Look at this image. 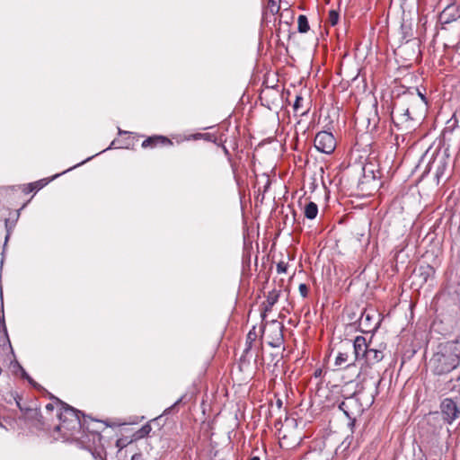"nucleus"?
I'll list each match as a JSON object with an SVG mask.
<instances>
[{
	"label": "nucleus",
	"instance_id": "obj_35",
	"mask_svg": "<svg viewBox=\"0 0 460 460\" xmlns=\"http://www.w3.org/2000/svg\"><path fill=\"white\" fill-rule=\"evenodd\" d=\"M298 290H299V293L300 295L303 296V297H306L307 295H308V287L306 284L305 283H301L298 287Z\"/></svg>",
	"mask_w": 460,
	"mask_h": 460
},
{
	"label": "nucleus",
	"instance_id": "obj_38",
	"mask_svg": "<svg viewBox=\"0 0 460 460\" xmlns=\"http://www.w3.org/2000/svg\"><path fill=\"white\" fill-rule=\"evenodd\" d=\"M28 382L30 383V385L31 386H33L34 388L40 390L41 389L42 387L40 386V385H39L38 383H36L31 377L28 380Z\"/></svg>",
	"mask_w": 460,
	"mask_h": 460
},
{
	"label": "nucleus",
	"instance_id": "obj_8",
	"mask_svg": "<svg viewBox=\"0 0 460 460\" xmlns=\"http://www.w3.org/2000/svg\"><path fill=\"white\" fill-rule=\"evenodd\" d=\"M314 147L321 153L330 155L336 147V140L334 136L328 131H320L314 137Z\"/></svg>",
	"mask_w": 460,
	"mask_h": 460
},
{
	"label": "nucleus",
	"instance_id": "obj_4",
	"mask_svg": "<svg viewBox=\"0 0 460 460\" xmlns=\"http://www.w3.org/2000/svg\"><path fill=\"white\" fill-rule=\"evenodd\" d=\"M101 429H92L90 423H87V425L83 429V432L77 436V438L75 441L78 442L82 447L92 452L95 457L93 451H96L97 447L101 445Z\"/></svg>",
	"mask_w": 460,
	"mask_h": 460
},
{
	"label": "nucleus",
	"instance_id": "obj_15",
	"mask_svg": "<svg viewBox=\"0 0 460 460\" xmlns=\"http://www.w3.org/2000/svg\"><path fill=\"white\" fill-rule=\"evenodd\" d=\"M172 145V142L164 136H153L149 137L142 142V147H155L156 146Z\"/></svg>",
	"mask_w": 460,
	"mask_h": 460
},
{
	"label": "nucleus",
	"instance_id": "obj_47",
	"mask_svg": "<svg viewBox=\"0 0 460 460\" xmlns=\"http://www.w3.org/2000/svg\"><path fill=\"white\" fill-rule=\"evenodd\" d=\"M126 133H127L126 131H123V130H121L120 128H119V135L126 134Z\"/></svg>",
	"mask_w": 460,
	"mask_h": 460
},
{
	"label": "nucleus",
	"instance_id": "obj_21",
	"mask_svg": "<svg viewBox=\"0 0 460 460\" xmlns=\"http://www.w3.org/2000/svg\"><path fill=\"white\" fill-rule=\"evenodd\" d=\"M10 397L11 398L7 401V402L11 403L12 401H13L21 411H27L30 410L29 408L22 405V397L17 393H11Z\"/></svg>",
	"mask_w": 460,
	"mask_h": 460
},
{
	"label": "nucleus",
	"instance_id": "obj_16",
	"mask_svg": "<svg viewBox=\"0 0 460 460\" xmlns=\"http://www.w3.org/2000/svg\"><path fill=\"white\" fill-rule=\"evenodd\" d=\"M257 337L258 335L256 332V327L252 326V328L247 333L245 349H243V354L241 357V360H244L246 358V357L248 356L249 352L252 348V344L256 341Z\"/></svg>",
	"mask_w": 460,
	"mask_h": 460
},
{
	"label": "nucleus",
	"instance_id": "obj_36",
	"mask_svg": "<svg viewBox=\"0 0 460 460\" xmlns=\"http://www.w3.org/2000/svg\"><path fill=\"white\" fill-rule=\"evenodd\" d=\"M35 190V187H34V184L33 182L31 183H29L27 185H24V188L22 190V191L26 194L30 193V192H32Z\"/></svg>",
	"mask_w": 460,
	"mask_h": 460
},
{
	"label": "nucleus",
	"instance_id": "obj_1",
	"mask_svg": "<svg viewBox=\"0 0 460 460\" xmlns=\"http://www.w3.org/2000/svg\"><path fill=\"white\" fill-rule=\"evenodd\" d=\"M52 398L59 407L58 412L59 424L55 429L60 432L66 439L75 440L87 425L86 415L58 398L54 396Z\"/></svg>",
	"mask_w": 460,
	"mask_h": 460
},
{
	"label": "nucleus",
	"instance_id": "obj_7",
	"mask_svg": "<svg viewBox=\"0 0 460 460\" xmlns=\"http://www.w3.org/2000/svg\"><path fill=\"white\" fill-rule=\"evenodd\" d=\"M443 420L452 424L460 416V404L453 398H445L440 403Z\"/></svg>",
	"mask_w": 460,
	"mask_h": 460
},
{
	"label": "nucleus",
	"instance_id": "obj_9",
	"mask_svg": "<svg viewBox=\"0 0 460 460\" xmlns=\"http://www.w3.org/2000/svg\"><path fill=\"white\" fill-rule=\"evenodd\" d=\"M345 345H347L349 350L351 347L353 348L356 361L364 359L369 348V344L367 343L366 338L363 336H357L352 344L350 341H347Z\"/></svg>",
	"mask_w": 460,
	"mask_h": 460
},
{
	"label": "nucleus",
	"instance_id": "obj_43",
	"mask_svg": "<svg viewBox=\"0 0 460 460\" xmlns=\"http://www.w3.org/2000/svg\"><path fill=\"white\" fill-rule=\"evenodd\" d=\"M276 405H277L278 409H280L283 405L282 401L280 399H278L276 402Z\"/></svg>",
	"mask_w": 460,
	"mask_h": 460
},
{
	"label": "nucleus",
	"instance_id": "obj_27",
	"mask_svg": "<svg viewBox=\"0 0 460 460\" xmlns=\"http://www.w3.org/2000/svg\"><path fill=\"white\" fill-rule=\"evenodd\" d=\"M13 372L16 373V371H20L21 376L23 379H26L27 381L31 378V376L28 375V373L24 370V368L16 361L13 365Z\"/></svg>",
	"mask_w": 460,
	"mask_h": 460
},
{
	"label": "nucleus",
	"instance_id": "obj_46",
	"mask_svg": "<svg viewBox=\"0 0 460 460\" xmlns=\"http://www.w3.org/2000/svg\"><path fill=\"white\" fill-rule=\"evenodd\" d=\"M249 460H261L258 456H251Z\"/></svg>",
	"mask_w": 460,
	"mask_h": 460
},
{
	"label": "nucleus",
	"instance_id": "obj_6",
	"mask_svg": "<svg viewBox=\"0 0 460 460\" xmlns=\"http://www.w3.org/2000/svg\"><path fill=\"white\" fill-rule=\"evenodd\" d=\"M398 113L395 116L392 117L393 122L398 129H402L405 132H410L414 129L415 121L411 117V111H410V107H397Z\"/></svg>",
	"mask_w": 460,
	"mask_h": 460
},
{
	"label": "nucleus",
	"instance_id": "obj_33",
	"mask_svg": "<svg viewBox=\"0 0 460 460\" xmlns=\"http://www.w3.org/2000/svg\"><path fill=\"white\" fill-rule=\"evenodd\" d=\"M287 270H288V264L285 263L284 261H279L278 264H277V272L279 274H284L287 272Z\"/></svg>",
	"mask_w": 460,
	"mask_h": 460
},
{
	"label": "nucleus",
	"instance_id": "obj_22",
	"mask_svg": "<svg viewBox=\"0 0 460 460\" xmlns=\"http://www.w3.org/2000/svg\"><path fill=\"white\" fill-rule=\"evenodd\" d=\"M401 33H402V39L405 42H408L412 36L411 33V27L409 24L402 23L401 25Z\"/></svg>",
	"mask_w": 460,
	"mask_h": 460
},
{
	"label": "nucleus",
	"instance_id": "obj_17",
	"mask_svg": "<svg viewBox=\"0 0 460 460\" xmlns=\"http://www.w3.org/2000/svg\"><path fill=\"white\" fill-rule=\"evenodd\" d=\"M318 214V206L313 202L310 201L307 203L305 207V217L307 219H314L317 217Z\"/></svg>",
	"mask_w": 460,
	"mask_h": 460
},
{
	"label": "nucleus",
	"instance_id": "obj_2",
	"mask_svg": "<svg viewBox=\"0 0 460 460\" xmlns=\"http://www.w3.org/2000/svg\"><path fill=\"white\" fill-rule=\"evenodd\" d=\"M460 363V340L440 343L429 360L431 371L442 376L456 369Z\"/></svg>",
	"mask_w": 460,
	"mask_h": 460
},
{
	"label": "nucleus",
	"instance_id": "obj_31",
	"mask_svg": "<svg viewBox=\"0 0 460 460\" xmlns=\"http://www.w3.org/2000/svg\"><path fill=\"white\" fill-rule=\"evenodd\" d=\"M185 395H182L181 397H180L172 405H171L170 407L166 408L164 411V415H169L172 412V411L176 408V406H178L180 403L182 402L183 399H184Z\"/></svg>",
	"mask_w": 460,
	"mask_h": 460
},
{
	"label": "nucleus",
	"instance_id": "obj_42",
	"mask_svg": "<svg viewBox=\"0 0 460 460\" xmlns=\"http://www.w3.org/2000/svg\"><path fill=\"white\" fill-rule=\"evenodd\" d=\"M270 4L271 9L275 6L277 8V11L279 9V6L277 4V2L275 0H270Z\"/></svg>",
	"mask_w": 460,
	"mask_h": 460
},
{
	"label": "nucleus",
	"instance_id": "obj_13",
	"mask_svg": "<svg viewBox=\"0 0 460 460\" xmlns=\"http://www.w3.org/2000/svg\"><path fill=\"white\" fill-rule=\"evenodd\" d=\"M435 274V269L429 264L420 265L415 270V278L419 279L420 285L422 286L428 282Z\"/></svg>",
	"mask_w": 460,
	"mask_h": 460
},
{
	"label": "nucleus",
	"instance_id": "obj_48",
	"mask_svg": "<svg viewBox=\"0 0 460 460\" xmlns=\"http://www.w3.org/2000/svg\"><path fill=\"white\" fill-rule=\"evenodd\" d=\"M307 112H308V110H307V111H303V112H301V113H300V116L306 115V114H307Z\"/></svg>",
	"mask_w": 460,
	"mask_h": 460
},
{
	"label": "nucleus",
	"instance_id": "obj_29",
	"mask_svg": "<svg viewBox=\"0 0 460 460\" xmlns=\"http://www.w3.org/2000/svg\"><path fill=\"white\" fill-rule=\"evenodd\" d=\"M415 93L419 96L420 99H421V102H420V109H426L428 106V101L425 94L421 93L418 87H416Z\"/></svg>",
	"mask_w": 460,
	"mask_h": 460
},
{
	"label": "nucleus",
	"instance_id": "obj_37",
	"mask_svg": "<svg viewBox=\"0 0 460 460\" xmlns=\"http://www.w3.org/2000/svg\"><path fill=\"white\" fill-rule=\"evenodd\" d=\"M350 446V440H349V438H345L343 442L341 444L340 447H344V450L348 449Z\"/></svg>",
	"mask_w": 460,
	"mask_h": 460
},
{
	"label": "nucleus",
	"instance_id": "obj_25",
	"mask_svg": "<svg viewBox=\"0 0 460 460\" xmlns=\"http://www.w3.org/2000/svg\"><path fill=\"white\" fill-rule=\"evenodd\" d=\"M152 430V428L150 426V424L146 423L145 425H143L135 434V437L137 438H145L146 436L149 435V433L151 432Z\"/></svg>",
	"mask_w": 460,
	"mask_h": 460
},
{
	"label": "nucleus",
	"instance_id": "obj_39",
	"mask_svg": "<svg viewBox=\"0 0 460 460\" xmlns=\"http://www.w3.org/2000/svg\"><path fill=\"white\" fill-rule=\"evenodd\" d=\"M131 460H145L141 453H135L131 456Z\"/></svg>",
	"mask_w": 460,
	"mask_h": 460
},
{
	"label": "nucleus",
	"instance_id": "obj_40",
	"mask_svg": "<svg viewBox=\"0 0 460 460\" xmlns=\"http://www.w3.org/2000/svg\"><path fill=\"white\" fill-rule=\"evenodd\" d=\"M5 227H6V230H7V234L5 236V242H7L9 236H10V231H11V226H9V220L6 219L5 220Z\"/></svg>",
	"mask_w": 460,
	"mask_h": 460
},
{
	"label": "nucleus",
	"instance_id": "obj_41",
	"mask_svg": "<svg viewBox=\"0 0 460 460\" xmlns=\"http://www.w3.org/2000/svg\"><path fill=\"white\" fill-rule=\"evenodd\" d=\"M45 408H46V411H52L54 410L55 406H54V403L49 402V403H48V404L46 405V407H45Z\"/></svg>",
	"mask_w": 460,
	"mask_h": 460
},
{
	"label": "nucleus",
	"instance_id": "obj_26",
	"mask_svg": "<svg viewBox=\"0 0 460 460\" xmlns=\"http://www.w3.org/2000/svg\"><path fill=\"white\" fill-rule=\"evenodd\" d=\"M339 22V13L335 10H331L328 15V23L331 26H335Z\"/></svg>",
	"mask_w": 460,
	"mask_h": 460
},
{
	"label": "nucleus",
	"instance_id": "obj_18",
	"mask_svg": "<svg viewBox=\"0 0 460 460\" xmlns=\"http://www.w3.org/2000/svg\"><path fill=\"white\" fill-rule=\"evenodd\" d=\"M114 145H115V140H113V141L111 143L110 146H109V147H107L106 149H103L102 151H101V152H99V153L95 154L94 155H92V156H90V157L86 158L85 160H84V161H82L81 163H79V164H75V165H74V166H72V167L68 168L67 170L64 171L63 172H61V173H58V174L54 175V176L51 178V180H54V179L58 178L59 175H61V174H63V173H66V172H69V171L73 170L74 168H76V167H78V166H80V165H82V164H85V163L89 162L90 160H92V159H93V157H95L96 155H100V154H102V153H103V152H105V151H107V150L111 149V148H112V146H113Z\"/></svg>",
	"mask_w": 460,
	"mask_h": 460
},
{
	"label": "nucleus",
	"instance_id": "obj_28",
	"mask_svg": "<svg viewBox=\"0 0 460 460\" xmlns=\"http://www.w3.org/2000/svg\"><path fill=\"white\" fill-rule=\"evenodd\" d=\"M132 443V439L128 440V438H120L116 441V447L121 451L123 448L127 447L129 444Z\"/></svg>",
	"mask_w": 460,
	"mask_h": 460
},
{
	"label": "nucleus",
	"instance_id": "obj_3",
	"mask_svg": "<svg viewBox=\"0 0 460 460\" xmlns=\"http://www.w3.org/2000/svg\"><path fill=\"white\" fill-rule=\"evenodd\" d=\"M416 87L405 88L401 86L394 92V108L410 107V111L420 108L421 99L415 93Z\"/></svg>",
	"mask_w": 460,
	"mask_h": 460
},
{
	"label": "nucleus",
	"instance_id": "obj_44",
	"mask_svg": "<svg viewBox=\"0 0 460 460\" xmlns=\"http://www.w3.org/2000/svg\"><path fill=\"white\" fill-rule=\"evenodd\" d=\"M259 360H261V361H262V360H263V358H260L259 353H257V354H256V357H255V358H254V362L257 364V363L259 362Z\"/></svg>",
	"mask_w": 460,
	"mask_h": 460
},
{
	"label": "nucleus",
	"instance_id": "obj_12",
	"mask_svg": "<svg viewBox=\"0 0 460 460\" xmlns=\"http://www.w3.org/2000/svg\"><path fill=\"white\" fill-rule=\"evenodd\" d=\"M384 349L385 347L382 344H380L379 349H373L369 347L364 358L365 363L367 366H373L383 360L385 357Z\"/></svg>",
	"mask_w": 460,
	"mask_h": 460
},
{
	"label": "nucleus",
	"instance_id": "obj_49",
	"mask_svg": "<svg viewBox=\"0 0 460 460\" xmlns=\"http://www.w3.org/2000/svg\"><path fill=\"white\" fill-rule=\"evenodd\" d=\"M270 356H271V358H272V360H274V358H275V357H276V356H275L274 354H271Z\"/></svg>",
	"mask_w": 460,
	"mask_h": 460
},
{
	"label": "nucleus",
	"instance_id": "obj_23",
	"mask_svg": "<svg viewBox=\"0 0 460 460\" xmlns=\"http://www.w3.org/2000/svg\"><path fill=\"white\" fill-rule=\"evenodd\" d=\"M349 358V351H340L335 358V366L341 367L348 362Z\"/></svg>",
	"mask_w": 460,
	"mask_h": 460
},
{
	"label": "nucleus",
	"instance_id": "obj_20",
	"mask_svg": "<svg viewBox=\"0 0 460 460\" xmlns=\"http://www.w3.org/2000/svg\"><path fill=\"white\" fill-rule=\"evenodd\" d=\"M279 296V293L275 290L269 293L267 296L268 305L265 307V312L270 311L271 309V307L278 302Z\"/></svg>",
	"mask_w": 460,
	"mask_h": 460
},
{
	"label": "nucleus",
	"instance_id": "obj_10",
	"mask_svg": "<svg viewBox=\"0 0 460 460\" xmlns=\"http://www.w3.org/2000/svg\"><path fill=\"white\" fill-rule=\"evenodd\" d=\"M460 19V7L452 4L447 5L439 14V22L442 24H448Z\"/></svg>",
	"mask_w": 460,
	"mask_h": 460
},
{
	"label": "nucleus",
	"instance_id": "obj_34",
	"mask_svg": "<svg viewBox=\"0 0 460 460\" xmlns=\"http://www.w3.org/2000/svg\"><path fill=\"white\" fill-rule=\"evenodd\" d=\"M49 181L46 180V179H42V180H40V181H34L33 184H34V187H35V190H40V189H42L45 185L48 184Z\"/></svg>",
	"mask_w": 460,
	"mask_h": 460
},
{
	"label": "nucleus",
	"instance_id": "obj_19",
	"mask_svg": "<svg viewBox=\"0 0 460 460\" xmlns=\"http://www.w3.org/2000/svg\"><path fill=\"white\" fill-rule=\"evenodd\" d=\"M297 31L300 33H305L309 31L310 26L308 22V19L305 15L300 14L297 19Z\"/></svg>",
	"mask_w": 460,
	"mask_h": 460
},
{
	"label": "nucleus",
	"instance_id": "obj_11",
	"mask_svg": "<svg viewBox=\"0 0 460 460\" xmlns=\"http://www.w3.org/2000/svg\"><path fill=\"white\" fill-rule=\"evenodd\" d=\"M375 318V314H371L370 312H363L361 317L359 319V326L362 329L363 332H376L380 324V320L376 323H373Z\"/></svg>",
	"mask_w": 460,
	"mask_h": 460
},
{
	"label": "nucleus",
	"instance_id": "obj_45",
	"mask_svg": "<svg viewBox=\"0 0 460 460\" xmlns=\"http://www.w3.org/2000/svg\"><path fill=\"white\" fill-rule=\"evenodd\" d=\"M223 150H224V153H225L226 155L230 156V153H229L228 149L225 146H223Z\"/></svg>",
	"mask_w": 460,
	"mask_h": 460
},
{
	"label": "nucleus",
	"instance_id": "obj_5",
	"mask_svg": "<svg viewBox=\"0 0 460 460\" xmlns=\"http://www.w3.org/2000/svg\"><path fill=\"white\" fill-rule=\"evenodd\" d=\"M338 408L349 419V426L350 428L355 426L357 417L360 416L363 412L362 403L355 394L351 396L346 397L341 402L339 403Z\"/></svg>",
	"mask_w": 460,
	"mask_h": 460
},
{
	"label": "nucleus",
	"instance_id": "obj_14",
	"mask_svg": "<svg viewBox=\"0 0 460 460\" xmlns=\"http://www.w3.org/2000/svg\"><path fill=\"white\" fill-rule=\"evenodd\" d=\"M272 324L275 326L274 335L268 344L272 348H279L284 343V325L277 321H273Z\"/></svg>",
	"mask_w": 460,
	"mask_h": 460
},
{
	"label": "nucleus",
	"instance_id": "obj_30",
	"mask_svg": "<svg viewBox=\"0 0 460 460\" xmlns=\"http://www.w3.org/2000/svg\"><path fill=\"white\" fill-rule=\"evenodd\" d=\"M86 419H87V423H90V426L92 429H101L102 430L103 429H102L103 423L102 421H100L99 420L92 419L89 416H86Z\"/></svg>",
	"mask_w": 460,
	"mask_h": 460
},
{
	"label": "nucleus",
	"instance_id": "obj_50",
	"mask_svg": "<svg viewBox=\"0 0 460 460\" xmlns=\"http://www.w3.org/2000/svg\"><path fill=\"white\" fill-rule=\"evenodd\" d=\"M285 12L291 13V11H289L288 9H286Z\"/></svg>",
	"mask_w": 460,
	"mask_h": 460
},
{
	"label": "nucleus",
	"instance_id": "obj_32",
	"mask_svg": "<svg viewBox=\"0 0 460 460\" xmlns=\"http://www.w3.org/2000/svg\"><path fill=\"white\" fill-rule=\"evenodd\" d=\"M303 97L301 95H296L295 102L293 104L294 112L296 114L299 111V109L302 106Z\"/></svg>",
	"mask_w": 460,
	"mask_h": 460
},
{
	"label": "nucleus",
	"instance_id": "obj_24",
	"mask_svg": "<svg viewBox=\"0 0 460 460\" xmlns=\"http://www.w3.org/2000/svg\"><path fill=\"white\" fill-rule=\"evenodd\" d=\"M446 168H447V161L445 158H441L438 161V164L436 169V178H437L438 181H439V179L444 175Z\"/></svg>",
	"mask_w": 460,
	"mask_h": 460
}]
</instances>
